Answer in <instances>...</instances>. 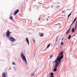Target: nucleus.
<instances>
[{
	"label": "nucleus",
	"mask_w": 77,
	"mask_h": 77,
	"mask_svg": "<svg viewBox=\"0 0 77 77\" xmlns=\"http://www.w3.org/2000/svg\"><path fill=\"white\" fill-rule=\"evenodd\" d=\"M63 57V52H62L55 60L54 62L55 63V65L54 69V72H56L57 71V68L58 65H59L60 64L61 60L62 59Z\"/></svg>",
	"instance_id": "obj_1"
},
{
	"label": "nucleus",
	"mask_w": 77,
	"mask_h": 77,
	"mask_svg": "<svg viewBox=\"0 0 77 77\" xmlns=\"http://www.w3.org/2000/svg\"><path fill=\"white\" fill-rule=\"evenodd\" d=\"M21 57L24 62L25 63V65H27V60H26V58L25 57V56L23 54V53H21Z\"/></svg>",
	"instance_id": "obj_2"
},
{
	"label": "nucleus",
	"mask_w": 77,
	"mask_h": 77,
	"mask_svg": "<svg viewBox=\"0 0 77 77\" xmlns=\"http://www.w3.org/2000/svg\"><path fill=\"white\" fill-rule=\"evenodd\" d=\"M9 39L10 40V41H11V42H13V41H15V38L11 36L9 37Z\"/></svg>",
	"instance_id": "obj_3"
},
{
	"label": "nucleus",
	"mask_w": 77,
	"mask_h": 77,
	"mask_svg": "<svg viewBox=\"0 0 77 77\" xmlns=\"http://www.w3.org/2000/svg\"><path fill=\"white\" fill-rule=\"evenodd\" d=\"M18 12H19V10H16L14 13V15H16L17 14V13H18Z\"/></svg>",
	"instance_id": "obj_4"
},
{
	"label": "nucleus",
	"mask_w": 77,
	"mask_h": 77,
	"mask_svg": "<svg viewBox=\"0 0 77 77\" xmlns=\"http://www.w3.org/2000/svg\"><path fill=\"white\" fill-rule=\"evenodd\" d=\"M10 34V31H8L7 32V36L8 37L9 36V35Z\"/></svg>",
	"instance_id": "obj_5"
},
{
	"label": "nucleus",
	"mask_w": 77,
	"mask_h": 77,
	"mask_svg": "<svg viewBox=\"0 0 77 77\" xmlns=\"http://www.w3.org/2000/svg\"><path fill=\"white\" fill-rule=\"evenodd\" d=\"M6 74V72L3 73L2 77H6V74Z\"/></svg>",
	"instance_id": "obj_6"
},
{
	"label": "nucleus",
	"mask_w": 77,
	"mask_h": 77,
	"mask_svg": "<svg viewBox=\"0 0 77 77\" xmlns=\"http://www.w3.org/2000/svg\"><path fill=\"white\" fill-rule=\"evenodd\" d=\"M26 40L28 44V45H29V39H28V38H26Z\"/></svg>",
	"instance_id": "obj_7"
},
{
	"label": "nucleus",
	"mask_w": 77,
	"mask_h": 77,
	"mask_svg": "<svg viewBox=\"0 0 77 77\" xmlns=\"http://www.w3.org/2000/svg\"><path fill=\"white\" fill-rule=\"evenodd\" d=\"M77 22H76L75 25V30H76V29L77 28Z\"/></svg>",
	"instance_id": "obj_8"
},
{
	"label": "nucleus",
	"mask_w": 77,
	"mask_h": 77,
	"mask_svg": "<svg viewBox=\"0 0 77 77\" xmlns=\"http://www.w3.org/2000/svg\"><path fill=\"white\" fill-rule=\"evenodd\" d=\"M71 30V29H69L67 31L66 33V35H68V34L69 33V30Z\"/></svg>",
	"instance_id": "obj_9"
},
{
	"label": "nucleus",
	"mask_w": 77,
	"mask_h": 77,
	"mask_svg": "<svg viewBox=\"0 0 77 77\" xmlns=\"http://www.w3.org/2000/svg\"><path fill=\"white\" fill-rule=\"evenodd\" d=\"M39 35L40 36H41V37H42L43 36H44V34L41 33H40Z\"/></svg>",
	"instance_id": "obj_10"
},
{
	"label": "nucleus",
	"mask_w": 77,
	"mask_h": 77,
	"mask_svg": "<svg viewBox=\"0 0 77 77\" xmlns=\"http://www.w3.org/2000/svg\"><path fill=\"white\" fill-rule=\"evenodd\" d=\"M72 14V12L68 16V19L67 20H68V19L69 18V17L71 16V15Z\"/></svg>",
	"instance_id": "obj_11"
},
{
	"label": "nucleus",
	"mask_w": 77,
	"mask_h": 77,
	"mask_svg": "<svg viewBox=\"0 0 77 77\" xmlns=\"http://www.w3.org/2000/svg\"><path fill=\"white\" fill-rule=\"evenodd\" d=\"M74 31H75V29L74 28H73L72 30V32H74Z\"/></svg>",
	"instance_id": "obj_12"
},
{
	"label": "nucleus",
	"mask_w": 77,
	"mask_h": 77,
	"mask_svg": "<svg viewBox=\"0 0 77 77\" xmlns=\"http://www.w3.org/2000/svg\"><path fill=\"white\" fill-rule=\"evenodd\" d=\"M71 38V35H69V37H68V39H70Z\"/></svg>",
	"instance_id": "obj_13"
},
{
	"label": "nucleus",
	"mask_w": 77,
	"mask_h": 77,
	"mask_svg": "<svg viewBox=\"0 0 77 77\" xmlns=\"http://www.w3.org/2000/svg\"><path fill=\"white\" fill-rule=\"evenodd\" d=\"M54 73L53 72H51V76H53Z\"/></svg>",
	"instance_id": "obj_14"
},
{
	"label": "nucleus",
	"mask_w": 77,
	"mask_h": 77,
	"mask_svg": "<svg viewBox=\"0 0 77 77\" xmlns=\"http://www.w3.org/2000/svg\"><path fill=\"white\" fill-rule=\"evenodd\" d=\"M50 44H49L48 45V46H47V48H48V47H50Z\"/></svg>",
	"instance_id": "obj_15"
},
{
	"label": "nucleus",
	"mask_w": 77,
	"mask_h": 77,
	"mask_svg": "<svg viewBox=\"0 0 77 77\" xmlns=\"http://www.w3.org/2000/svg\"><path fill=\"white\" fill-rule=\"evenodd\" d=\"M34 75V73H33L31 75V77H33Z\"/></svg>",
	"instance_id": "obj_16"
},
{
	"label": "nucleus",
	"mask_w": 77,
	"mask_h": 77,
	"mask_svg": "<svg viewBox=\"0 0 77 77\" xmlns=\"http://www.w3.org/2000/svg\"><path fill=\"white\" fill-rule=\"evenodd\" d=\"M63 42H61V43H60V45H63Z\"/></svg>",
	"instance_id": "obj_17"
},
{
	"label": "nucleus",
	"mask_w": 77,
	"mask_h": 77,
	"mask_svg": "<svg viewBox=\"0 0 77 77\" xmlns=\"http://www.w3.org/2000/svg\"><path fill=\"white\" fill-rule=\"evenodd\" d=\"M72 24L70 25L69 29H71V26H72Z\"/></svg>",
	"instance_id": "obj_18"
},
{
	"label": "nucleus",
	"mask_w": 77,
	"mask_h": 77,
	"mask_svg": "<svg viewBox=\"0 0 77 77\" xmlns=\"http://www.w3.org/2000/svg\"><path fill=\"white\" fill-rule=\"evenodd\" d=\"M77 19V18H75L74 19V20L73 21H74V22H75V20H76V19Z\"/></svg>",
	"instance_id": "obj_19"
},
{
	"label": "nucleus",
	"mask_w": 77,
	"mask_h": 77,
	"mask_svg": "<svg viewBox=\"0 0 77 77\" xmlns=\"http://www.w3.org/2000/svg\"><path fill=\"white\" fill-rule=\"evenodd\" d=\"M10 18V19H11H11H12V16H11Z\"/></svg>",
	"instance_id": "obj_20"
},
{
	"label": "nucleus",
	"mask_w": 77,
	"mask_h": 77,
	"mask_svg": "<svg viewBox=\"0 0 77 77\" xmlns=\"http://www.w3.org/2000/svg\"><path fill=\"white\" fill-rule=\"evenodd\" d=\"M38 20H39V21H40V20H41V19L40 17L39 18Z\"/></svg>",
	"instance_id": "obj_21"
},
{
	"label": "nucleus",
	"mask_w": 77,
	"mask_h": 77,
	"mask_svg": "<svg viewBox=\"0 0 77 77\" xmlns=\"http://www.w3.org/2000/svg\"><path fill=\"white\" fill-rule=\"evenodd\" d=\"M59 6L56 7L57 9H59Z\"/></svg>",
	"instance_id": "obj_22"
},
{
	"label": "nucleus",
	"mask_w": 77,
	"mask_h": 77,
	"mask_svg": "<svg viewBox=\"0 0 77 77\" xmlns=\"http://www.w3.org/2000/svg\"><path fill=\"white\" fill-rule=\"evenodd\" d=\"M50 57H53V55H51L50 56Z\"/></svg>",
	"instance_id": "obj_23"
},
{
	"label": "nucleus",
	"mask_w": 77,
	"mask_h": 77,
	"mask_svg": "<svg viewBox=\"0 0 77 77\" xmlns=\"http://www.w3.org/2000/svg\"><path fill=\"white\" fill-rule=\"evenodd\" d=\"M13 65H15V62H13Z\"/></svg>",
	"instance_id": "obj_24"
},
{
	"label": "nucleus",
	"mask_w": 77,
	"mask_h": 77,
	"mask_svg": "<svg viewBox=\"0 0 77 77\" xmlns=\"http://www.w3.org/2000/svg\"><path fill=\"white\" fill-rule=\"evenodd\" d=\"M74 22H74V21H73V22L72 23V24H74Z\"/></svg>",
	"instance_id": "obj_25"
},
{
	"label": "nucleus",
	"mask_w": 77,
	"mask_h": 77,
	"mask_svg": "<svg viewBox=\"0 0 77 77\" xmlns=\"http://www.w3.org/2000/svg\"><path fill=\"white\" fill-rule=\"evenodd\" d=\"M34 42L35 43V40H34Z\"/></svg>",
	"instance_id": "obj_26"
},
{
	"label": "nucleus",
	"mask_w": 77,
	"mask_h": 77,
	"mask_svg": "<svg viewBox=\"0 0 77 77\" xmlns=\"http://www.w3.org/2000/svg\"><path fill=\"white\" fill-rule=\"evenodd\" d=\"M57 24H60V23H58V24H56V25H57Z\"/></svg>",
	"instance_id": "obj_27"
},
{
	"label": "nucleus",
	"mask_w": 77,
	"mask_h": 77,
	"mask_svg": "<svg viewBox=\"0 0 77 77\" xmlns=\"http://www.w3.org/2000/svg\"><path fill=\"white\" fill-rule=\"evenodd\" d=\"M75 36V34L73 35V36Z\"/></svg>",
	"instance_id": "obj_28"
},
{
	"label": "nucleus",
	"mask_w": 77,
	"mask_h": 77,
	"mask_svg": "<svg viewBox=\"0 0 77 77\" xmlns=\"http://www.w3.org/2000/svg\"><path fill=\"white\" fill-rule=\"evenodd\" d=\"M55 45H57V43H55Z\"/></svg>",
	"instance_id": "obj_29"
},
{
	"label": "nucleus",
	"mask_w": 77,
	"mask_h": 77,
	"mask_svg": "<svg viewBox=\"0 0 77 77\" xmlns=\"http://www.w3.org/2000/svg\"><path fill=\"white\" fill-rule=\"evenodd\" d=\"M47 21H48V19H47Z\"/></svg>",
	"instance_id": "obj_30"
},
{
	"label": "nucleus",
	"mask_w": 77,
	"mask_h": 77,
	"mask_svg": "<svg viewBox=\"0 0 77 77\" xmlns=\"http://www.w3.org/2000/svg\"><path fill=\"white\" fill-rule=\"evenodd\" d=\"M51 77H54V76H51Z\"/></svg>",
	"instance_id": "obj_31"
},
{
	"label": "nucleus",
	"mask_w": 77,
	"mask_h": 77,
	"mask_svg": "<svg viewBox=\"0 0 77 77\" xmlns=\"http://www.w3.org/2000/svg\"><path fill=\"white\" fill-rule=\"evenodd\" d=\"M63 38H62V40H63Z\"/></svg>",
	"instance_id": "obj_32"
},
{
	"label": "nucleus",
	"mask_w": 77,
	"mask_h": 77,
	"mask_svg": "<svg viewBox=\"0 0 77 77\" xmlns=\"http://www.w3.org/2000/svg\"><path fill=\"white\" fill-rule=\"evenodd\" d=\"M10 33H12V32H10Z\"/></svg>",
	"instance_id": "obj_33"
},
{
	"label": "nucleus",
	"mask_w": 77,
	"mask_h": 77,
	"mask_svg": "<svg viewBox=\"0 0 77 77\" xmlns=\"http://www.w3.org/2000/svg\"><path fill=\"white\" fill-rule=\"evenodd\" d=\"M47 77H48V75H47Z\"/></svg>",
	"instance_id": "obj_34"
},
{
	"label": "nucleus",
	"mask_w": 77,
	"mask_h": 77,
	"mask_svg": "<svg viewBox=\"0 0 77 77\" xmlns=\"http://www.w3.org/2000/svg\"><path fill=\"white\" fill-rule=\"evenodd\" d=\"M12 14H11V15H12Z\"/></svg>",
	"instance_id": "obj_35"
},
{
	"label": "nucleus",
	"mask_w": 77,
	"mask_h": 77,
	"mask_svg": "<svg viewBox=\"0 0 77 77\" xmlns=\"http://www.w3.org/2000/svg\"><path fill=\"white\" fill-rule=\"evenodd\" d=\"M53 63H54V61L53 62Z\"/></svg>",
	"instance_id": "obj_36"
},
{
	"label": "nucleus",
	"mask_w": 77,
	"mask_h": 77,
	"mask_svg": "<svg viewBox=\"0 0 77 77\" xmlns=\"http://www.w3.org/2000/svg\"><path fill=\"white\" fill-rule=\"evenodd\" d=\"M60 53H59V54Z\"/></svg>",
	"instance_id": "obj_37"
}]
</instances>
